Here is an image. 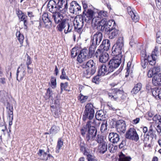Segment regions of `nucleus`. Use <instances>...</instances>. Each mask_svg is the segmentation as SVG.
<instances>
[{
	"mask_svg": "<svg viewBox=\"0 0 161 161\" xmlns=\"http://www.w3.org/2000/svg\"><path fill=\"white\" fill-rule=\"evenodd\" d=\"M75 6H74V14H78L75 17L74 25V29L79 34V37H80V15H79L80 12V6L79 5L77 4H75Z\"/></svg>",
	"mask_w": 161,
	"mask_h": 161,
	"instance_id": "nucleus-3",
	"label": "nucleus"
},
{
	"mask_svg": "<svg viewBox=\"0 0 161 161\" xmlns=\"http://www.w3.org/2000/svg\"><path fill=\"white\" fill-rule=\"evenodd\" d=\"M142 55H144L145 58H143V59L141 60V64L142 67L143 68H146L147 65L148 64V62L147 60V58H146V52H145V54H143Z\"/></svg>",
	"mask_w": 161,
	"mask_h": 161,
	"instance_id": "nucleus-38",
	"label": "nucleus"
},
{
	"mask_svg": "<svg viewBox=\"0 0 161 161\" xmlns=\"http://www.w3.org/2000/svg\"><path fill=\"white\" fill-rule=\"evenodd\" d=\"M86 157L88 161H97V160L96 158V157L90 153Z\"/></svg>",
	"mask_w": 161,
	"mask_h": 161,
	"instance_id": "nucleus-45",
	"label": "nucleus"
},
{
	"mask_svg": "<svg viewBox=\"0 0 161 161\" xmlns=\"http://www.w3.org/2000/svg\"><path fill=\"white\" fill-rule=\"evenodd\" d=\"M74 3L75 4H77V3L76 1L72 2L71 3V6L69 8V9L70 12H71V13H73L74 14V10H73L74 9V5H73Z\"/></svg>",
	"mask_w": 161,
	"mask_h": 161,
	"instance_id": "nucleus-52",
	"label": "nucleus"
},
{
	"mask_svg": "<svg viewBox=\"0 0 161 161\" xmlns=\"http://www.w3.org/2000/svg\"><path fill=\"white\" fill-rule=\"evenodd\" d=\"M107 150V145L106 142L99 144L98 146V150L101 153L103 154Z\"/></svg>",
	"mask_w": 161,
	"mask_h": 161,
	"instance_id": "nucleus-31",
	"label": "nucleus"
},
{
	"mask_svg": "<svg viewBox=\"0 0 161 161\" xmlns=\"http://www.w3.org/2000/svg\"><path fill=\"white\" fill-rule=\"evenodd\" d=\"M81 64V71L82 73V76L89 78L94 75L96 71V64L92 60L82 62Z\"/></svg>",
	"mask_w": 161,
	"mask_h": 161,
	"instance_id": "nucleus-2",
	"label": "nucleus"
},
{
	"mask_svg": "<svg viewBox=\"0 0 161 161\" xmlns=\"http://www.w3.org/2000/svg\"><path fill=\"white\" fill-rule=\"evenodd\" d=\"M127 10L128 13L130 16L132 15V14H133L134 12L132 10L131 8L130 7L127 8Z\"/></svg>",
	"mask_w": 161,
	"mask_h": 161,
	"instance_id": "nucleus-60",
	"label": "nucleus"
},
{
	"mask_svg": "<svg viewBox=\"0 0 161 161\" xmlns=\"http://www.w3.org/2000/svg\"><path fill=\"white\" fill-rule=\"evenodd\" d=\"M108 138L109 141L114 144L117 143L120 139L119 135L114 132H111L109 134Z\"/></svg>",
	"mask_w": 161,
	"mask_h": 161,
	"instance_id": "nucleus-22",
	"label": "nucleus"
},
{
	"mask_svg": "<svg viewBox=\"0 0 161 161\" xmlns=\"http://www.w3.org/2000/svg\"><path fill=\"white\" fill-rule=\"evenodd\" d=\"M62 13H64V12L62 11H58L57 12L53 13L52 15V17L53 19L54 22L56 24H59L63 19L64 16Z\"/></svg>",
	"mask_w": 161,
	"mask_h": 161,
	"instance_id": "nucleus-19",
	"label": "nucleus"
},
{
	"mask_svg": "<svg viewBox=\"0 0 161 161\" xmlns=\"http://www.w3.org/2000/svg\"><path fill=\"white\" fill-rule=\"evenodd\" d=\"M85 115H89V119H92L94 117V110L93 105L91 103H87L85 107V109L84 112Z\"/></svg>",
	"mask_w": 161,
	"mask_h": 161,
	"instance_id": "nucleus-14",
	"label": "nucleus"
},
{
	"mask_svg": "<svg viewBox=\"0 0 161 161\" xmlns=\"http://www.w3.org/2000/svg\"><path fill=\"white\" fill-rule=\"evenodd\" d=\"M23 21L24 22V29L26 30L28 28V27L27 26V25L28 24L27 19H26Z\"/></svg>",
	"mask_w": 161,
	"mask_h": 161,
	"instance_id": "nucleus-64",
	"label": "nucleus"
},
{
	"mask_svg": "<svg viewBox=\"0 0 161 161\" xmlns=\"http://www.w3.org/2000/svg\"><path fill=\"white\" fill-rule=\"evenodd\" d=\"M113 125H115V128L120 133H124L126 130V123L125 121L123 120H119L114 121Z\"/></svg>",
	"mask_w": 161,
	"mask_h": 161,
	"instance_id": "nucleus-12",
	"label": "nucleus"
},
{
	"mask_svg": "<svg viewBox=\"0 0 161 161\" xmlns=\"http://www.w3.org/2000/svg\"><path fill=\"white\" fill-rule=\"evenodd\" d=\"M152 95L156 99H161V89L155 88L152 90Z\"/></svg>",
	"mask_w": 161,
	"mask_h": 161,
	"instance_id": "nucleus-28",
	"label": "nucleus"
},
{
	"mask_svg": "<svg viewBox=\"0 0 161 161\" xmlns=\"http://www.w3.org/2000/svg\"><path fill=\"white\" fill-rule=\"evenodd\" d=\"M126 145V139L123 140L121 143L119 145V149H122L123 150L126 149L127 147Z\"/></svg>",
	"mask_w": 161,
	"mask_h": 161,
	"instance_id": "nucleus-37",
	"label": "nucleus"
},
{
	"mask_svg": "<svg viewBox=\"0 0 161 161\" xmlns=\"http://www.w3.org/2000/svg\"><path fill=\"white\" fill-rule=\"evenodd\" d=\"M123 37L119 38L116 43L113 46L112 54L113 56L122 57V51L124 47V40Z\"/></svg>",
	"mask_w": 161,
	"mask_h": 161,
	"instance_id": "nucleus-4",
	"label": "nucleus"
},
{
	"mask_svg": "<svg viewBox=\"0 0 161 161\" xmlns=\"http://www.w3.org/2000/svg\"><path fill=\"white\" fill-rule=\"evenodd\" d=\"M105 33L107 34L108 38L110 39H112L116 37L119 33L118 30L115 29V27L111 28L106 29V30L104 31Z\"/></svg>",
	"mask_w": 161,
	"mask_h": 161,
	"instance_id": "nucleus-17",
	"label": "nucleus"
},
{
	"mask_svg": "<svg viewBox=\"0 0 161 161\" xmlns=\"http://www.w3.org/2000/svg\"><path fill=\"white\" fill-rule=\"evenodd\" d=\"M63 144V142L61 140V139H59L58 140V142L56 149H58V150H59L60 148L62 147Z\"/></svg>",
	"mask_w": 161,
	"mask_h": 161,
	"instance_id": "nucleus-49",
	"label": "nucleus"
},
{
	"mask_svg": "<svg viewBox=\"0 0 161 161\" xmlns=\"http://www.w3.org/2000/svg\"><path fill=\"white\" fill-rule=\"evenodd\" d=\"M102 113L103 111L102 110H99L97 112L96 114V116H98V117H102L103 116Z\"/></svg>",
	"mask_w": 161,
	"mask_h": 161,
	"instance_id": "nucleus-61",
	"label": "nucleus"
},
{
	"mask_svg": "<svg viewBox=\"0 0 161 161\" xmlns=\"http://www.w3.org/2000/svg\"><path fill=\"white\" fill-rule=\"evenodd\" d=\"M7 108H8V113L9 114V119H10L11 115H13V107L12 106L9 105L7 107Z\"/></svg>",
	"mask_w": 161,
	"mask_h": 161,
	"instance_id": "nucleus-50",
	"label": "nucleus"
},
{
	"mask_svg": "<svg viewBox=\"0 0 161 161\" xmlns=\"http://www.w3.org/2000/svg\"><path fill=\"white\" fill-rule=\"evenodd\" d=\"M69 22L70 21L68 19H63L57 25L56 27L57 30L61 32L64 30L65 34L70 32L72 30L73 27L72 25H70Z\"/></svg>",
	"mask_w": 161,
	"mask_h": 161,
	"instance_id": "nucleus-6",
	"label": "nucleus"
},
{
	"mask_svg": "<svg viewBox=\"0 0 161 161\" xmlns=\"http://www.w3.org/2000/svg\"><path fill=\"white\" fill-rule=\"evenodd\" d=\"M118 161H131L132 158L130 156H127L122 152L118 154Z\"/></svg>",
	"mask_w": 161,
	"mask_h": 161,
	"instance_id": "nucleus-29",
	"label": "nucleus"
},
{
	"mask_svg": "<svg viewBox=\"0 0 161 161\" xmlns=\"http://www.w3.org/2000/svg\"><path fill=\"white\" fill-rule=\"evenodd\" d=\"M103 35L100 32L97 31L91 37V48L93 49L95 51L97 46L100 43L103 39Z\"/></svg>",
	"mask_w": 161,
	"mask_h": 161,
	"instance_id": "nucleus-7",
	"label": "nucleus"
},
{
	"mask_svg": "<svg viewBox=\"0 0 161 161\" xmlns=\"http://www.w3.org/2000/svg\"><path fill=\"white\" fill-rule=\"evenodd\" d=\"M51 85V86H52L53 88H55L56 85V78L53 76L51 77L50 80Z\"/></svg>",
	"mask_w": 161,
	"mask_h": 161,
	"instance_id": "nucleus-43",
	"label": "nucleus"
},
{
	"mask_svg": "<svg viewBox=\"0 0 161 161\" xmlns=\"http://www.w3.org/2000/svg\"><path fill=\"white\" fill-rule=\"evenodd\" d=\"M155 1L158 8H161V0H155Z\"/></svg>",
	"mask_w": 161,
	"mask_h": 161,
	"instance_id": "nucleus-62",
	"label": "nucleus"
},
{
	"mask_svg": "<svg viewBox=\"0 0 161 161\" xmlns=\"http://www.w3.org/2000/svg\"><path fill=\"white\" fill-rule=\"evenodd\" d=\"M121 57L114 56L108 62V66L112 72L119 66L121 63Z\"/></svg>",
	"mask_w": 161,
	"mask_h": 161,
	"instance_id": "nucleus-9",
	"label": "nucleus"
},
{
	"mask_svg": "<svg viewBox=\"0 0 161 161\" xmlns=\"http://www.w3.org/2000/svg\"><path fill=\"white\" fill-rule=\"evenodd\" d=\"M94 12L91 9H88L83 15H81L82 20H84L87 23H92L94 19Z\"/></svg>",
	"mask_w": 161,
	"mask_h": 161,
	"instance_id": "nucleus-13",
	"label": "nucleus"
},
{
	"mask_svg": "<svg viewBox=\"0 0 161 161\" xmlns=\"http://www.w3.org/2000/svg\"><path fill=\"white\" fill-rule=\"evenodd\" d=\"M25 75V70H22L19 67L17 71L16 79L19 81H20L24 78Z\"/></svg>",
	"mask_w": 161,
	"mask_h": 161,
	"instance_id": "nucleus-27",
	"label": "nucleus"
},
{
	"mask_svg": "<svg viewBox=\"0 0 161 161\" xmlns=\"http://www.w3.org/2000/svg\"><path fill=\"white\" fill-rule=\"evenodd\" d=\"M42 19L46 28H49L51 26L52 22L47 13L43 14L42 15Z\"/></svg>",
	"mask_w": 161,
	"mask_h": 161,
	"instance_id": "nucleus-24",
	"label": "nucleus"
},
{
	"mask_svg": "<svg viewBox=\"0 0 161 161\" xmlns=\"http://www.w3.org/2000/svg\"><path fill=\"white\" fill-rule=\"evenodd\" d=\"M110 46V42L108 39L103 40L100 45L98 49H100L105 51L108 50Z\"/></svg>",
	"mask_w": 161,
	"mask_h": 161,
	"instance_id": "nucleus-25",
	"label": "nucleus"
},
{
	"mask_svg": "<svg viewBox=\"0 0 161 161\" xmlns=\"http://www.w3.org/2000/svg\"><path fill=\"white\" fill-rule=\"evenodd\" d=\"M132 14V15H130V16L133 21L135 23L138 22L139 20V17L137 14L134 12Z\"/></svg>",
	"mask_w": 161,
	"mask_h": 161,
	"instance_id": "nucleus-39",
	"label": "nucleus"
},
{
	"mask_svg": "<svg viewBox=\"0 0 161 161\" xmlns=\"http://www.w3.org/2000/svg\"><path fill=\"white\" fill-rule=\"evenodd\" d=\"M153 59H152V60H149V61H148V63H149L150 65H155L156 63V58H153Z\"/></svg>",
	"mask_w": 161,
	"mask_h": 161,
	"instance_id": "nucleus-56",
	"label": "nucleus"
},
{
	"mask_svg": "<svg viewBox=\"0 0 161 161\" xmlns=\"http://www.w3.org/2000/svg\"><path fill=\"white\" fill-rule=\"evenodd\" d=\"M81 152L86 156L89 155L90 150L87 144L83 143V145H81Z\"/></svg>",
	"mask_w": 161,
	"mask_h": 161,
	"instance_id": "nucleus-30",
	"label": "nucleus"
},
{
	"mask_svg": "<svg viewBox=\"0 0 161 161\" xmlns=\"http://www.w3.org/2000/svg\"><path fill=\"white\" fill-rule=\"evenodd\" d=\"M115 23L114 21L109 20L107 21V19L103 18L97 23V28L98 30L103 31L109 28L115 27Z\"/></svg>",
	"mask_w": 161,
	"mask_h": 161,
	"instance_id": "nucleus-5",
	"label": "nucleus"
},
{
	"mask_svg": "<svg viewBox=\"0 0 161 161\" xmlns=\"http://www.w3.org/2000/svg\"><path fill=\"white\" fill-rule=\"evenodd\" d=\"M107 13L106 12L101 11L98 13V15L99 16H100L102 18H103V17L107 16Z\"/></svg>",
	"mask_w": 161,
	"mask_h": 161,
	"instance_id": "nucleus-54",
	"label": "nucleus"
},
{
	"mask_svg": "<svg viewBox=\"0 0 161 161\" xmlns=\"http://www.w3.org/2000/svg\"><path fill=\"white\" fill-rule=\"evenodd\" d=\"M16 36L18 38V39L19 41L20 44L22 45V44L23 42V40L24 39V36L23 35L20 34V32H17L16 33Z\"/></svg>",
	"mask_w": 161,
	"mask_h": 161,
	"instance_id": "nucleus-36",
	"label": "nucleus"
},
{
	"mask_svg": "<svg viewBox=\"0 0 161 161\" xmlns=\"http://www.w3.org/2000/svg\"><path fill=\"white\" fill-rule=\"evenodd\" d=\"M95 51L91 48L90 46L89 50L86 47L81 49V64L82 62L87 61L89 58H91L94 54Z\"/></svg>",
	"mask_w": 161,
	"mask_h": 161,
	"instance_id": "nucleus-8",
	"label": "nucleus"
},
{
	"mask_svg": "<svg viewBox=\"0 0 161 161\" xmlns=\"http://www.w3.org/2000/svg\"><path fill=\"white\" fill-rule=\"evenodd\" d=\"M148 133L150 137L152 138V139H153L154 138H155V139H156L157 136L155 134L156 130H154L153 129L152 125H150L149 128Z\"/></svg>",
	"mask_w": 161,
	"mask_h": 161,
	"instance_id": "nucleus-33",
	"label": "nucleus"
},
{
	"mask_svg": "<svg viewBox=\"0 0 161 161\" xmlns=\"http://www.w3.org/2000/svg\"><path fill=\"white\" fill-rule=\"evenodd\" d=\"M60 78L61 79H66L68 80H69V77L66 75V73L64 71V69H63L62 70V74L60 75Z\"/></svg>",
	"mask_w": 161,
	"mask_h": 161,
	"instance_id": "nucleus-40",
	"label": "nucleus"
},
{
	"mask_svg": "<svg viewBox=\"0 0 161 161\" xmlns=\"http://www.w3.org/2000/svg\"><path fill=\"white\" fill-rule=\"evenodd\" d=\"M95 140L98 143L100 144L105 142L104 140V136L99 134H98L97 135V137L96 139H95Z\"/></svg>",
	"mask_w": 161,
	"mask_h": 161,
	"instance_id": "nucleus-35",
	"label": "nucleus"
},
{
	"mask_svg": "<svg viewBox=\"0 0 161 161\" xmlns=\"http://www.w3.org/2000/svg\"><path fill=\"white\" fill-rule=\"evenodd\" d=\"M97 72L98 75H104L112 72L110 71L108 65L106 66L104 64H103L98 66Z\"/></svg>",
	"mask_w": 161,
	"mask_h": 161,
	"instance_id": "nucleus-20",
	"label": "nucleus"
},
{
	"mask_svg": "<svg viewBox=\"0 0 161 161\" xmlns=\"http://www.w3.org/2000/svg\"><path fill=\"white\" fill-rule=\"evenodd\" d=\"M58 5L53 0H50L47 5V8L49 9V11L52 13L53 14L55 12L60 11V8L57 7Z\"/></svg>",
	"mask_w": 161,
	"mask_h": 161,
	"instance_id": "nucleus-18",
	"label": "nucleus"
},
{
	"mask_svg": "<svg viewBox=\"0 0 161 161\" xmlns=\"http://www.w3.org/2000/svg\"><path fill=\"white\" fill-rule=\"evenodd\" d=\"M158 54V47L157 46H155V48L153 50L152 52V53L151 55H152L153 56H154L156 58H157V55Z\"/></svg>",
	"mask_w": 161,
	"mask_h": 161,
	"instance_id": "nucleus-44",
	"label": "nucleus"
},
{
	"mask_svg": "<svg viewBox=\"0 0 161 161\" xmlns=\"http://www.w3.org/2000/svg\"><path fill=\"white\" fill-rule=\"evenodd\" d=\"M112 92H108V95L109 97L114 101H116L118 99L119 95H122L124 92L123 90L118 88L112 89Z\"/></svg>",
	"mask_w": 161,
	"mask_h": 161,
	"instance_id": "nucleus-15",
	"label": "nucleus"
},
{
	"mask_svg": "<svg viewBox=\"0 0 161 161\" xmlns=\"http://www.w3.org/2000/svg\"><path fill=\"white\" fill-rule=\"evenodd\" d=\"M143 136L145 141L147 142L148 141L149 139L150 135L148 132L147 133H144Z\"/></svg>",
	"mask_w": 161,
	"mask_h": 161,
	"instance_id": "nucleus-57",
	"label": "nucleus"
},
{
	"mask_svg": "<svg viewBox=\"0 0 161 161\" xmlns=\"http://www.w3.org/2000/svg\"><path fill=\"white\" fill-rule=\"evenodd\" d=\"M58 6L60 8V11L66 12L68 8L67 0H60L58 3Z\"/></svg>",
	"mask_w": 161,
	"mask_h": 161,
	"instance_id": "nucleus-21",
	"label": "nucleus"
},
{
	"mask_svg": "<svg viewBox=\"0 0 161 161\" xmlns=\"http://www.w3.org/2000/svg\"><path fill=\"white\" fill-rule=\"evenodd\" d=\"M82 3L84 9V11L82 13V14H83V15H84V14L85 13V12H86V11H87V9H88V5L87 3L85 2V1H82Z\"/></svg>",
	"mask_w": 161,
	"mask_h": 161,
	"instance_id": "nucleus-46",
	"label": "nucleus"
},
{
	"mask_svg": "<svg viewBox=\"0 0 161 161\" xmlns=\"http://www.w3.org/2000/svg\"><path fill=\"white\" fill-rule=\"evenodd\" d=\"M160 71V68L159 66H155L149 70L147 73L148 77L151 78L156 75H158Z\"/></svg>",
	"mask_w": 161,
	"mask_h": 161,
	"instance_id": "nucleus-23",
	"label": "nucleus"
},
{
	"mask_svg": "<svg viewBox=\"0 0 161 161\" xmlns=\"http://www.w3.org/2000/svg\"><path fill=\"white\" fill-rule=\"evenodd\" d=\"M125 137L129 140L137 142L139 139L136 129L133 127L130 128L126 132Z\"/></svg>",
	"mask_w": 161,
	"mask_h": 161,
	"instance_id": "nucleus-10",
	"label": "nucleus"
},
{
	"mask_svg": "<svg viewBox=\"0 0 161 161\" xmlns=\"http://www.w3.org/2000/svg\"><path fill=\"white\" fill-rule=\"evenodd\" d=\"M59 127L55 125H53L50 130V134H55L59 130Z\"/></svg>",
	"mask_w": 161,
	"mask_h": 161,
	"instance_id": "nucleus-34",
	"label": "nucleus"
},
{
	"mask_svg": "<svg viewBox=\"0 0 161 161\" xmlns=\"http://www.w3.org/2000/svg\"><path fill=\"white\" fill-rule=\"evenodd\" d=\"M91 122L88 120L85 125H83L81 129V135L87 142L95 140L97 130L96 128L91 126Z\"/></svg>",
	"mask_w": 161,
	"mask_h": 161,
	"instance_id": "nucleus-1",
	"label": "nucleus"
},
{
	"mask_svg": "<svg viewBox=\"0 0 161 161\" xmlns=\"http://www.w3.org/2000/svg\"><path fill=\"white\" fill-rule=\"evenodd\" d=\"M49 149L48 148L46 152L44 150L39 149L38 154L41 158V159L45 161L49 160L50 158H53V157L50 154Z\"/></svg>",
	"mask_w": 161,
	"mask_h": 161,
	"instance_id": "nucleus-16",
	"label": "nucleus"
},
{
	"mask_svg": "<svg viewBox=\"0 0 161 161\" xmlns=\"http://www.w3.org/2000/svg\"><path fill=\"white\" fill-rule=\"evenodd\" d=\"M107 122L106 123H102L100 128V130L101 131H104L107 129Z\"/></svg>",
	"mask_w": 161,
	"mask_h": 161,
	"instance_id": "nucleus-53",
	"label": "nucleus"
},
{
	"mask_svg": "<svg viewBox=\"0 0 161 161\" xmlns=\"http://www.w3.org/2000/svg\"><path fill=\"white\" fill-rule=\"evenodd\" d=\"M100 49H98L95 55L96 58L99 57V61L102 63L106 62L109 59L108 54Z\"/></svg>",
	"mask_w": 161,
	"mask_h": 161,
	"instance_id": "nucleus-11",
	"label": "nucleus"
},
{
	"mask_svg": "<svg viewBox=\"0 0 161 161\" xmlns=\"http://www.w3.org/2000/svg\"><path fill=\"white\" fill-rule=\"evenodd\" d=\"M142 87V84L140 83H138L136 85L131 91V93L136 94L141 89Z\"/></svg>",
	"mask_w": 161,
	"mask_h": 161,
	"instance_id": "nucleus-32",
	"label": "nucleus"
},
{
	"mask_svg": "<svg viewBox=\"0 0 161 161\" xmlns=\"http://www.w3.org/2000/svg\"><path fill=\"white\" fill-rule=\"evenodd\" d=\"M155 58V57L154 56H153L151 55H148V56L146 55V58H147V60L148 62L149 61V60H152V59H153V58Z\"/></svg>",
	"mask_w": 161,
	"mask_h": 161,
	"instance_id": "nucleus-58",
	"label": "nucleus"
},
{
	"mask_svg": "<svg viewBox=\"0 0 161 161\" xmlns=\"http://www.w3.org/2000/svg\"><path fill=\"white\" fill-rule=\"evenodd\" d=\"M31 63V58L30 56H28L27 58V59L26 62V64L27 66H29Z\"/></svg>",
	"mask_w": 161,
	"mask_h": 161,
	"instance_id": "nucleus-63",
	"label": "nucleus"
},
{
	"mask_svg": "<svg viewBox=\"0 0 161 161\" xmlns=\"http://www.w3.org/2000/svg\"><path fill=\"white\" fill-rule=\"evenodd\" d=\"M61 109L60 108H57L56 109L54 112V117L55 118H58L60 115Z\"/></svg>",
	"mask_w": 161,
	"mask_h": 161,
	"instance_id": "nucleus-47",
	"label": "nucleus"
},
{
	"mask_svg": "<svg viewBox=\"0 0 161 161\" xmlns=\"http://www.w3.org/2000/svg\"><path fill=\"white\" fill-rule=\"evenodd\" d=\"M155 75L153 77L152 84L155 86H161V73Z\"/></svg>",
	"mask_w": 161,
	"mask_h": 161,
	"instance_id": "nucleus-26",
	"label": "nucleus"
},
{
	"mask_svg": "<svg viewBox=\"0 0 161 161\" xmlns=\"http://www.w3.org/2000/svg\"><path fill=\"white\" fill-rule=\"evenodd\" d=\"M85 113H84L82 117V120L83 121H85L87 120H90L89 118V115H85Z\"/></svg>",
	"mask_w": 161,
	"mask_h": 161,
	"instance_id": "nucleus-59",
	"label": "nucleus"
},
{
	"mask_svg": "<svg viewBox=\"0 0 161 161\" xmlns=\"http://www.w3.org/2000/svg\"><path fill=\"white\" fill-rule=\"evenodd\" d=\"M102 75H98V72L97 75L94 76L92 79V81L96 84H98L100 80V76Z\"/></svg>",
	"mask_w": 161,
	"mask_h": 161,
	"instance_id": "nucleus-41",
	"label": "nucleus"
},
{
	"mask_svg": "<svg viewBox=\"0 0 161 161\" xmlns=\"http://www.w3.org/2000/svg\"><path fill=\"white\" fill-rule=\"evenodd\" d=\"M88 97L86 96H84L81 94V103L86 102L88 99Z\"/></svg>",
	"mask_w": 161,
	"mask_h": 161,
	"instance_id": "nucleus-55",
	"label": "nucleus"
},
{
	"mask_svg": "<svg viewBox=\"0 0 161 161\" xmlns=\"http://www.w3.org/2000/svg\"><path fill=\"white\" fill-rule=\"evenodd\" d=\"M52 94L53 92L52 90L49 88H48L46 93V98L47 99H49L52 97Z\"/></svg>",
	"mask_w": 161,
	"mask_h": 161,
	"instance_id": "nucleus-42",
	"label": "nucleus"
},
{
	"mask_svg": "<svg viewBox=\"0 0 161 161\" xmlns=\"http://www.w3.org/2000/svg\"><path fill=\"white\" fill-rule=\"evenodd\" d=\"M18 17L20 19L21 21H23L26 19H27V16L25 15L24 13H23L21 12V13L19 14L18 15Z\"/></svg>",
	"mask_w": 161,
	"mask_h": 161,
	"instance_id": "nucleus-48",
	"label": "nucleus"
},
{
	"mask_svg": "<svg viewBox=\"0 0 161 161\" xmlns=\"http://www.w3.org/2000/svg\"><path fill=\"white\" fill-rule=\"evenodd\" d=\"M161 32L160 31H158L157 32L156 34L157 36V42L158 44H161V36H160V34Z\"/></svg>",
	"mask_w": 161,
	"mask_h": 161,
	"instance_id": "nucleus-51",
	"label": "nucleus"
}]
</instances>
